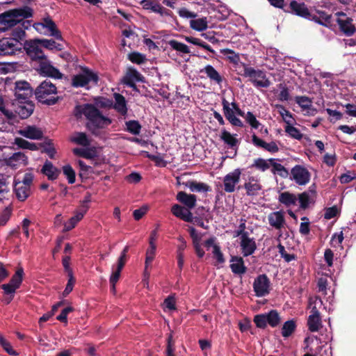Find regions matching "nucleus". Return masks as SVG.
<instances>
[{
  "mask_svg": "<svg viewBox=\"0 0 356 356\" xmlns=\"http://www.w3.org/2000/svg\"><path fill=\"white\" fill-rule=\"evenodd\" d=\"M315 194L316 191L312 188H310L307 191L300 193L298 197L300 208H307L308 206L314 202Z\"/></svg>",
  "mask_w": 356,
  "mask_h": 356,
  "instance_id": "obj_27",
  "label": "nucleus"
},
{
  "mask_svg": "<svg viewBox=\"0 0 356 356\" xmlns=\"http://www.w3.org/2000/svg\"><path fill=\"white\" fill-rule=\"evenodd\" d=\"M145 154L147 158L154 161L156 165L159 167H165L167 165V162L164 161L163 158L161 155L150 154L147 152H145Z\"/></svg>",
  "mask_w": 356,
  "mask_h": 356,
  "instance_id": "obj_54",
  "label": "nucleus"
},
{
  "mask_svg": "<svg viewBox=\"0 0 356 356\" xmlns=\"http://www.w3.org/2000/svg\"><path fill=\"white\" fill-rule=\"evenodd\" d=\"M220 138L231 147L236 146L238 142L234 135L226 130L221 131Z\"/></svg>",
  "mask_w": 356,
  "mask_h": 356,
  "instance_id": "obj_41",
  "label": "nucleus"
},
{
  "mask_svg": "<svg viewBox=\"0 0 356 356\" xmlns=\"http://www.w3.org/2000/svg\"><path fill=\"white\" fill-rule=\"evenodd\" d=\"M290 8L297 15L307 19H311L312 17V15L310 14L307 7L303 3H298L296 1H292L290 3Z\"/></svg>",
  "mask_w": 356,
  "mask_h": 356,
  "instance_id": "obj_26",
  "label": "nucleus"
},
{
  "mask_svg": "<svg viewBox=\"0 0 356 356\" xmlns=\"http://www.w3.org/2000/svg\"><path fill=\"white\" fill-rule=\"evenodd\" d=\"M14 189L17 197L20 201H24L31 193V189L29 186H26L21 184L20 181H17L16 178L15 179Z\"/></svg>",
  "mask_w": 356,
  "mask_h": 356,
  "instance_id": "obj_29",
  "label": "nucleus"
},
{
  "mask_svg": "<svg viewBox=\"0 0 356 356\" xmlns=\"http://www.w3.org/2000/svg\"><path fill=\"white\" fill-rule=\"evenodd\" d=\"M40 45L39 39L26 41L24 44V49L32 60L38 61L41 73L52 78L61 79L62 73L47 59Z\"/></svg>",
  "mask_w": 356,
  "mask_h": 356,
  "instance_id": "obj_1",
  "label": "nucleus"
},
{
  "mask_svg": "<svg viewBox=\"0 0 356 356\" xmlns=\"http://www.w3.org/2000/svg\"><path fill=\"white\" fill-rule=\"evenodd\" d=\"M297 200L296 195L289 192H283L279 195V201L286 207L296 205Z\"/></svg>",
  "mask_w": 356,
  "mask_h": 356,
  "instance_id": "obj_35",
  "label": "nucleus"
},
{
  "mask_svg": "<svg viewBox=\"0 0 356 356\" xmlns=\"http://www.w3.org/2000/svg\"><path fill=\"white\" fill-rule=\"evenodd\" d=\"M15 144L22 149H27L30 150L38 149V147L35 143H29L22 138H16L15 139Z\"/></svg>",
  "mask_w": 356,
  "mask_h": 356,
  "instance_id": "obj_47",
  "label": "nucleus"
},
{
  "mask_svg": "<svg viewBox=\"0 0 356 356\" xmlns=\"http://www.w3.org/2000/svg\"><path fill=\"white\" fill-rule=\"evenodd\" d=\"M4 162L6 165L13 169H17L25 167L28 164V157L22 152L14 153L12 156L5 159Z\"/></svg>",
  "mask_w": 356,
  "mask_h": 356,
  "instance_id": "obj_16",
  "label": "nucleus"
},
{
  "mask_svg": "<svg viewBox=\"0 0 356 356\" xmlns=\"http://www.w3.org/2000/svg\"><path fill=\"white\" fill-rule=\"evenodd\" d=\"M246 220L245 219L241 218L240 220V224L238 228L234 231V237H240L241 236L248 234V232L245 230L246 229Z\"/></svg>",
  "mask_w": 356,
  "mask_h": 356,
  "instance_id": "obj_56",
  "label": "nucleus"
},
{
  "mask_svg": "<svg viewBox=\"0 0 356 356\" xmlns=\"http://www.w3.org/2000/svg\"><path fill=\"white\" fill-rule=\"evenodd\" d=\"M190 27L197 31H203L208 27V20L207 17L193 19L190 21Z\"/></svg>",
  "mask_w": 356,
  "mask_h": 356,
  "instance_id": "obj_34",
  "label": "nucleus"
},
{
  "mask_svg": "<svg viewBox=\"0 0 356 356\" xmlns=\"http://www.w3.org/2000/svg\"><path fill=\"white\" fill-rule=\"evenodd\" d=\"M24 270L22 267H19L15 273L13 275L10 281L9 282L11 285H13L16 288L19 289L23 280Z\"/></svg>",
  "mask_w": 356,
  "mask_h": 356,
  "instance_id": "obj_43",
  "label": "nucleus"
},
{
  "mask_svg": "<svg viewBox=\"0 0 356 356\" xmlns=\"http://www.w3.org/2000/svg\"><path fill=\"white\" fill-rule=\"evenodd\" d=\"M290 179L299 186H305L311 179V174L304 166L296 165L291 170Z\"/></svg>",
  "mask_w": 356,
  "mask_h": 356,
  "instance_id": "obj_10",
  "label": "nucleus"
},
{
  "mask_svg": "<svg viewBox=\"0 0 356 356\" xmlns=\"http://www.w3.org/2000/svg\"><path fill=\"white\" fill-rule=\"evenodd\" d=\"M41 45L49 50L60 51L63 49V45L58 43L54 40L42 39L40 40Z\"/></svg>",
  "mask_w": 356,
  "mask_h": 356,
  "instance_id": "obj_40",
  "label": "nucleus"
},
{
  "mask_svg": "<svg viewBox=\"0 0 356 356\" xmlns=\"http://www.w3.org/2000/svg\"><path fill=\"white\" fill-rule=\"evenodd\" d=\"M189 233L193 239V245L200 244L202 239V235L200 233H197L193 227L189 228Z\"/></svg>",
  "mask_w": 356,
  "mask_h": 356,
  "instance_id": "obj_63",
  "label": "nucleus"
},
{
  "mask_svg": "<svg viewBox=\"0 0 356 356\" xmlns=\"http://www.w3.org/2000/svg\"><path fill=\"white\" fill-rule=\"evenodd\" d=\"M113 97L115 99L113 108L121 115H125L127 112V102L125 98L119 93H114Z\"/></svg>",
  "mask_w": 356,
  "mask_h": 356,
  "instance_id": "obj_31",
  "label": "nucleus"
},
{
  "mask_svg": "<svg viewBox=\"0 0 356 356\" xmlns=\"http://www.w3.org/2000/svg\"><path fill=\"white\" fill-rule=\"evenodd\" d=\"M277 108L279 114L282 117V119L286 125L292 124L293 119L291 113L282 106H277Z\"/></svg>",
  "mask_w": 356,
  "mask_h": 356,
  "instance_id": "obj_49",
  "label": "nucleus"
},
{
  "mask_svg": "<svg viewBox=\"0 0 356 356\" xmlns=\"http://www.w3.org/2000/svg\"><path fill=\"white\" fill-rule=\"evenodd\" d=\"M63 173L67 177L68 179V182L70 184H73L75 181V172L72 169V168L69 165H65L63 168Z\"/></svg>",
  "mask_w": 356,
  "mask_h": 356,
  "instance_id": "obj_57",
  "label": "nucleus"
},
{
  "mask_svg": "<svg viewBox=\"0 0 356 356\" xmlns=\"http://www.w3.org/2000/svg\"><path fill=\"white\" fill-rule=\"evenodd\" d=\"M168 44L170 46V47L172 49H173L174 50H175L179 53H181V54H189L190 53L189 47L186 44L179 42L177 40H171L168 42Z\"/></svg>",
  "mask_w": 356,
  "mask_h": 356,
  "instance_id": "obj_42",
  "label": "nucleus"
},
{
  "mask_svg": "<svg viewBox=\"0 0 356 356\" xmlns=\"http://www.w3.org/2000/svg\"><path fill=\"white\" fill-rule=\"evenodd\" d=\"M296 328V324L293 321H288L284 323L282 329V334L284 337L290 336Z\"/></svg>",
  "mask_w": 356,
  "mask_h": 356,
  "instance_id": "obj_50",
  "label": "nucleus"
},
{
  "mask_svg": "<svg viewBox=\"0 0 356 356\" xmlns=\"http://www.w3.org/2000/svg\"><path fill=\"white\" fill-rule=\"evenodd\" d=\"M322 301L318 298H311L309 300V307L311 308V314L309 316L307 324L309 329L312 332H316L321 327V323L320 314L317 309V305H321Z\"/></svg>",
  "mask_w": 356,
  "mask_h": 356,
  "instance_id": "obj_8",
  "label": "nucleus"
},
{
  "mask_svg": "<svg viewBox=\"0 0 356 356\" xmlns=\"http://www.w3.org/2000/svg\"><path fill=\"white\" fill-rule=\"evenodd\" d=\"M285 131L291 137H292L295 139L300 140L302 138V134L300 133L299 129H298L296 127H293L292 125V124L286 125Z\"/></svg>",
  "mask_w": 356,
  "mask_h": 356,
  "instance_id": "obj_51",
  "label": "nucleus"
},
{
  "mask_svg": "<svg viewBox=\"0 0 356 356\" xmlns=\"http://www.w3.org/2000/svg\"><path fill=\"white\" fill-rule=\"evenodd\" d=\"M221 53L226 57V58L234 64H238L240 61L239 55L235 53L233 50L229 49H224L221 50Z\"/></svg>",
  "mask_w": 356,
  "mask_h": 356,
  "instance_id": "obj_45",
  "label": "nucleus"
},
{
  "mask_svg": "<svg viewBox=\"0 0 356 356\" xmlns=\"http://www.w3.org/2000/svg\"><path fill=\"white\" fill-rule=\"evenodd\" d=\"M141 74L135 69L129 67L127 69L126 75L124 78V83L133 88H135L136 86L134 82L141 81Z\"/></svg>",
  "mask_w": 356,
  "mask_h": 356,
  "instance_id": "obj_28",
  "label": "nucleus"
},
{
  "mask_svg": "<svg viewBox=\"0 0 356 356\" xmlns=\"http://www.w3.org/2000/svg\"><path fill=\"white\" fill-rule=\"evenodd\" d=\"M98 81V76L94 72L88 68L82 69V71L74 76L72 86L74 87H85L90 83L96 84Z\"/></svg>",
  "mask_w": 356,
  "mask_h": 356,
  "instance_id": "obj_7",
  "label": "nucleus"
},
{
  "mask_svg": "<svg viewBox=\"0 0 356 356\" xmlns=\"http://www.w3.org/2000/svg\"><path fill=\"white\" fill-rule=\"evenodd\" d=\"M12 105L14 112L22 119L29 118L34 110V105L31 101L14 100Z\"/></svg>",
  "mask_w": 356,
  "mask_h": 356,
  "instance_id": "obj_12",
  "label": "nucleus"
},
{
  "mask_svg": "<svg viewBox=\"0 0 356 356\" xmlns=\"http://www.w3.org/2000/svg\"><path fill=\"white\" fill-rule=\"evenodd\" d=\"M22 49V44L16 38L0 39V56L13 55Z\"/></svg>",
  "mask_w": 356,
  "mask_h": 356,
  "instance_id": "obj_11",
  "label": "nucleus"
},
{
  "mask_svg": "<svg viewBox=\"0 0 356 356\" xmlns=\"http://www.w3.org/2000/svg\"><path fill=\"white\" fill-rule=\"evenodd\" d=\"M18 134L31 140H40L43 136L42 130L35 126H27L20 129Z\"/></svg>",
  "mask_w": 356,
  "mask_h": 356,
  "instance_id": "obj_18",
  "label": "nucleus"
},
{
  "mask_svg": "<svg viewBox=\"0 0 356 356\" xmlns=\"http://www.w3.org/2000/svg\"><path fill=\"white\" fill-rule=\"evenodd\" d=\"M56 92L57 90L55 85L51 81L45 80L36 88L35 95L40 102L52 105L57 101V98L55 97Z\"/></svg>",
  "mask_w": 356,
  "mask_h": 356,
  "instance_id": "obj_4",
  "label": "nucleus"
},
{
  "mask_svg": "<svg viewBox=\"0 0 356 356\" xmlns=\"http://www.w3.org/2000/svg\"><path fill=\"white\" fill-rule=\"evenodd\" d=\"M42 171L49 179L51 180L56 179L59 173L58 170L49 161L45 162Z\"/></svg>",
  "mask_w": 356,
  "mask_h": 356,
  "instance_id": "obj_36",
  "label": "nucleus"
},
{
  "mask_svg": "<svg viewBox=\"0 0 356 356\" xmlns=\"http://www.w3.org/2000/svg\"><path fill=\"white\" fill-rule=\"evenodd\" d=\"M243 72L242 76L248 79L252 84L257 88H268L270 81L266 77V72L261 70H256L246 64H242Z\"/></svg>",
  "mask_w": 356,
  "mask_h": 356,
  "instance_id": "obj_5",
  "label": "nucleus"
},
{
  "mask_svg": "<svg viewBox=\"0 0 356 356\" xmlns=\"http://www.w3.org/2000/svg\"><path fill=\"white\" fill-rule=\"evenodd\" d=\"M123 268H120L119 266H117L116 267H113L112 269H113V273L110 277V283H113V284H116L117 282L118 281L119 278H120V273L122 271Z\"/></svg>",
  "mask_w": 356,
  "mask_h": 356,
  "instance_id": "obj_61",
  "label": "nucleus"
},
{
  "mask_svg": "<svg viewBox=\"0 0 356 356\" xmlns=\"http://www.w3.org/2000/svg\"><path fill=\"white\" fill-rule=\"evenodd\" d=\"M186 186L188 187L192 192L207 191L209 190V186L207 184L193 181H188Z\"/></svg>",
  "mask_w": 356,
  "mask_h": 356,
  "instance_id": "obj_46",
  "label": "nucleus"
},
{
  "mask_svg": "<svg viewBox=\"0 0 356 356\" xmlns=\"http://www.w3.org/2000/svg\"><path fill=\"white\" fill-rule=\"evenodd\" d=\"M171 211L174 216L186 222L193 221V214L186 207H183L179 204H174L172 207Z\"/></svg>",
  "mask_w": 356,
  "mask_h": 356,
  "instance_id": "obj_21",
  "label": "nucleus"
},
{
  "mask_svg": "<svg viewBox=\"0 0 356 356\" xmlns=\"http://www.w3.org/2000/svg\"><path fill=\"white\" fill-rule=\"evenodd\" d=\"M127 130L133 134H138L140 131V125L137 121L132 120L126 123Z\"/></svg>",
  "mask_w": 356,
  "mask_h": 356,
  "instance_id": "obj_58",
  "label": "nucleus"
},
{
  "mask_svg": "<svg viewBox=\"0 0 356 356\" xmlns=\"http://www.w3.org/2000/svg\"><path fill=\"white\" fill-rule=\"evenodd\" d=\"M83 115L88 120V129L94 134H97L96 129H104L108 127L111 120L101 114L97 108L92 104H83L75 108V115L81 118Z\"/></svg>",
  "mask_w": 356,
  "mask_h": 356,
  "instance_id": "obj_2",
  "label": "nucleus"
},
{
  "mask_svg": "<svg viewBox=\"0 0 356 356\" xmlns=\"http://www.w3.org/2000/svg\"><path fill=\"white\" fill-rule=\"evenodd\" d=\"M245 118L248 123L250 124V125L254 128L257 129L259 128L260 123L256 119L255 116L252 114L251 112H248L247 114L245 116Z\"/></svg>",
  "mask_w": 356,
  "mask_h": 356,
  "instance_id": "obj_59",
  "label": "nucleus"
},
{
  "mask_svg": "<svg viewBox=\"0 0 356 356\" xmlns=\"http://www.w3.org/2000/svg\"><path fill=\"white\" fill-rule=\"evenodd\" d=\"M164 309L170 311L175 309V300L173 297L169 296L164 300Z\"/></svg>",
  "mask_w": 356,
  "mask_h": 356,
  "instance_id": "obj_64",
  "label": "nucleus"
},
{
  "mask_svg": "<svg viewBox=\"0 0 356 356\" xmlns=\"http://www.w3.org/2000/svg\"><path fill=\"white\" fill-rule=\"evenodd\" d=\"M254 291L258 297H263L270 293V282L266 275H259L253 283Z\"/></svg>",
  "mask_w": 356,
  "mask_h": 356,
  "instance_id": "obj_13",
  "label": "nucleus"
},
{
  "mask_svg": "<svg viewBox=\"0 0 356 356\" xmlns=\"http://www.w3.org/2000/svg\"><path fill=\"white\" fill-rule=\"evenodd\" d=\"M177 200L184 204L188 210L193 209L196 205V196L195 195L187 194L184 191H180L177 195Z\"/></svg>",
  "mask_w": 356,
  "mask_h": 356,
  "instance_id": "obj_22",
  "label": "nucleus"
},
{
  "mask_svg": "<svg viewBox=\"0 0 356 356\" xmlns=\"http://www.w3.org/2000/svg\"><path fill=\"white\" fill-rule=\"evenodd\" d=\"M71 140L79 145L88 146L90 145V140L86 134L82 132L74 133L71 136Z\"/></svg>",
  "mask_w": 356,
  "mask_h": 356,
  "instance_id": "obj_37",
  "label": "nucleus"
},
{
  "mask_svg": "<svg viewBox=\"0 0 356 356\" xmlns=\"http://www.w3.org/2000/svg\"><path fill=\"white\" fill-rule=\"evenodd\" d=\"M268 220L270 225L277 229H282L286 224L284 213L280 211L270 213L268 216Z\"/></svg>",
  "mask_w": 356,
  "mask_h": 356,
  "instance_id": "obj_19",
  "label": "nucleus"
},
{
  "mask_svg": "<svg viewBox=\"0 0 356 356\" xmlns=\"http://www.w3.org/2000/svg\"><path fill=\"white\" fill-rule=\"evenodd\" d=\"M32 95V89L26 81H17L15 83V100L30 101Z\"/></svg>",
  "mask_w": 356,
  "mask_h": 356,
  "instance_id": "obj_15",
  "label": "nucleus"
},
{
  "mask_svg": "<svg viewBox=\"0 0 356 356\" xmlns=\"http://www.w3.org/2000/svg\"><path fill=\"white\" fill-rule=\"evenodd\" d=\"M241 174L242 170L236 168L223 177V189L225 192L233 193L236 188H239V187H237V185L241 181Z\"/></svg>",
  "mask_w": 356,
  "mask_h": 356,
  "instance_id": "obj_9",
  "label": "nucleus"
},
{
  "mask_svg": "<svg viewBox=\"0 0 356 356\" xmlns=\"http://www.w3.org/2000/svg\"><path fill=\"white\" fill-rule=\"evenodd\" d=\"M254 322L255 323L257 327L261 328L265 327L268 323L266 314H260L255 316L254 318Z\"/></svg>",
  "mask_w": 356,
  "mask_h": 356,
  "instance_id": "obj_60",
  "label": "nucleus"
},
{
  "mask_svg": "<svg viewBox=\"0 0 356 356\" xmlns=\"http://www.w3.org/2000/svg\"><path fill=\"white\" fill-rule=\"evenodd\" d=\"M212 253L213 254V257L216 259V261L218 264H222L225 262V259L223 254L220 250V248L218 246H213V250H212Z\"/></svg>",
  "mask_w": 356,
  "mask_h": 356,
  "instance_id": "obj_62",
  "label": "nucleus"
},
{
  "mask_svg": "<svg viewBox=\"0 0 356 356\" xmlns=\"http://www.w3.org/2000/svg\"><path fill=\"white\" fill-rule=\"evenodd\" d=\"M34 28L41 34L53 36L57 40H63L60 32L58 30L55 23L49 18L44 19L42 22L35 24Z\"/></svg>",
  "mask_w": 356,
  "mask_h": 356,
  "instance_id": "obj_6",
  "label": "nucleus"
},
{
  "mask_svg": "<svg viewBox=\"0 0 356 356\" xmlns=\"http://www.w3.org/2000/svg\"><path fill=\"white\" fill-rule=\"evenodd\" d=\"M296 102L303 110L309 108L312 105V100L309 97L305 96L297 97L296 98Z\"/></svg>",
  "mask_w": 356,
  "mask_h": 356,
  "instance_id": "obj_55",
  "label": "nucleus"
},
{
  "mask_svg": "<svg viewBox=\"0 0 356 356\" xmlns=\"http://www.w3.org/2000/svg\"><path fill=\"white\" fill-rule=\"evenodd\" d=\"M26 24V22L24 20L20 24H18L19 25L13 31V38H16L18 41H19V40H21L24 36V29H27V26H25Z\"/></svg>",
  "mask_w": 356,
  "mask_h": 356,
  "instance_id": "obj_48",
  "label": "nucleus"
},
{
  "mask_svg": "<svg viewBox=\"0 0 356 356\" xmlns=\"http://www.w3.org/2000/svg\"><path fill=\"white\" fill-rule=\"evenodd\" d=\"M273 159L266 160L264 159H257L254 161L252 166L259 170L264 172L271 167V161H273Z\"/></svg>",
  "mask_w": 356,
  "mask_h": 356,
  "instance_id": "obj_39",
  "label": "nucleus"
},
{
  "mask_svg": "<svg viewBox=\"0 0 356 356\" xmlns=\"http://www.w3.org/2000/svg\"><path fill=\"white\" fill-rule=\"evenodd\" d=\"M128 58L134 63L142 64L146 60L145 55L138 52H132L128 55Z\"/></svg>",
  "mask_w": 356,
  "mask_h": 356,
  "instance_id": "obj_53",
  "label": "nucleus"
},
{
  "mask_svg": "<svg viewBox=\"0 0 356 356\" xmlns=\"http://www.w3.org/2000/svg\"><path fill=\"white\" fill-rule=\"evenodd\" d=\"M202 72H204L207 76L210 79L211 81H214L218 85H220L222 82V77L220 74L214 69V67L210 65H207Z\"/></svg>",
  "mask_w": 356,
  "mask_h": 356,
  "instance_id": "obj_33",
  "label": "nucleus"
},
{
  "mask_svg": "<svg viewBox=\"0 0 356 356\" xmlns=\"http://www.w3.org/2000/svg\"><path fill=\"white\" fill-rule=\"evenodd\" d=\"M88 211L87 206H83L81 210L76 211L75 215L72 216L67 222L64 224V232H67L73 229L76 225L83 218V216Z\"/></svg>",
  "mask_w": 356,
  "mask_h": 356,
  "instance_id": "obj_23",
  "label": "nucleus"
},
{
  "mask_svg": "<svg viewBox=\"0 0 356 356\" xmlns=\"http://www.w3.org/2000/svg\"><path fill=\"white\" fill-rule=\"evenodd\" d=\"M244 188L248 195H256L261 189V186L257 178L250 177L244 184Z\"/></svg>",
  "mask_w": 356,
  "mask_h": 356,
  "instance_id": "obj_24",
  "label": "nucleus"
},
{
  "mask_svg": "<svg viewBox=\"0 0 356 356\" xmlns=\"http://www.w3.org/2000/svg\"><path fill=\"white\" fill-rule=\"evenodd\" d=\"M268 323L272 327H275L280 322V318L279 316L278 313L272 310L268 314H266Z\"/></svg>",
  "mask_w": 356,
  "mask_h": 356,
  "instance_id": "obj_52",
  "label": "nucleus"
},
{
  "mask_svg": "<svg viewBox=\"0 0 356 356\" xmlns=\"http://www.w3.org/2000/svg\"><path fill=\"white\" fill-rule=\"evenodd\" d=\"M272 169L271 171L273 174H277L281 177L286 178L289 175L288 170L280 163H277L275 159L271 161Z\"/></svg>",
  "mask_w": 356,
  "mask_h": 356,
  "instance_id": "obj_38",
  "label": "nucleus"
},
{
  "mask_svg": "<svg viewBox=\"0 0 356 356\" xmlns=\"http://www.w3.org/2000/svg\"><path fill=\"white\" fill-rule=\"evenodd\" d=\"M230 268L234 274L242 275L246 271V267L242 257H234L230 260Z\"/></svg>",
  "mask_w": 356,
  "mask_h": 356,
  "instance_id": "obj_30",
  "label": "nucleus"
},
{
  "mask_svg": "<svg viewBox=\"0 0 356 356\" xmlns=\"http://www.w3.org/2000/svg\"><path fill=\"white\" fill-rule=\"evenodd\" d=\"M252 140L255 146L261 147L269 152L275 153L279 150L278 146L275 142L266 143L254 134L252 136Z\"/></svg>",
  "mask_w": 356,
  "mask_h": 356,
  "instance_id": "obj_25",
  "label": "nucleus"
},
{
  "mask_svg": "<svg viewBox=\"0 0 356 356\" xmlns=\"http://www.w3.org/2000/svg\"><path fill=\"white\" fill-rule=\"evenodd\" d=\"M1 288L4 294L3 301L6 304H9L13 300L17 288L10 283L2 284Z\"/></svg>",
  "mask_w": 356,
  "mask_h": 356,
  "instance_id": "obj_32",
  "label": "nucleus"
},
{
  "mask_svg": "<svg viewBox=\"0 0 356 356\" xmlns=\"http://www.w3.org/2000/svg\"><path fill=\"white\" fill-rule=\"evenodd\" d=\"M24 270L22 267H19L15 273L13 275L10 281L9 282L11 285H13L16 288L19 289L23 280Z\"/></svg>",
  "mask_w": 356,
  "mask_h": 356,
  "instance_id": "obj_44",
  "label": "nucleus"
},
{
  "mask_svg": "<svg viewBox=\"0 0 356 356\" xmlns=\"http://www.w3.org/2000/svg\"><path fill=\"white\" fill-rule=\"evenodd\" d=\"M31 16V12L28 8L12 9L0 14V24L13 27Z\"/></svg>",
  "mask_w": 356,
  "mask_h": 356,
  "instance_id": "obj_3",
  "label": "nucleus"
},
{
  "mask_svg": "<svg viewBox=\"0 0 356 356\" xmlns=\"http://www.w3.org/2000/svg\"><path fill=\"white\" fill-rule=\"evenodd\" d=\"M337 22L341 30L347 35H350L355 32V26L353 24V19L343 13H337Z\"/></svg>",
  "mask_w": 356,
  "mask_h": 356,
  "instance_id": "obj_17",
  "label": "nucleus"
},
{
  "mask_svg": "<svg viewBox=\"0 0 356 356\" xmlns=\"http://www.w3.org/2000/svg\"><path fill=\"white\" fill-rule=\"evenodd\" d=\"M222 106L224 115L229 122L234 126L243 127V122L235 116L234 110L229 107V104L227 100L223 99Z\"/></svg>",
  "mask_w": 356,
  "mask_h": 356,
  "instance_id": "obj_20",
  "label": "nucleus"
},
{
  "mask_svg": "<svg viewBox=\"0 0 356 356\" xmlns=\"http://www.w3.org/2000/svg\"><path fill=\"white\" fill-rule=\"evenodd\" d=\"M241 253L244 257L252 254L257 249L255 239L250 234L238 237Z\"/></svg>",
  "mask_w": 356,
  "mask_h": 356,
  "instance_id": "obj_14",
  "label": "nucleus"
}]
</instances>
